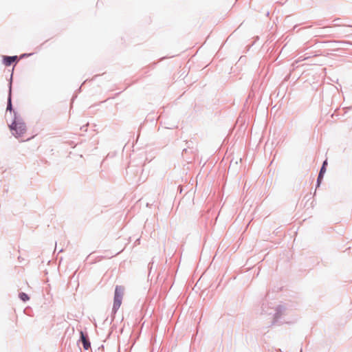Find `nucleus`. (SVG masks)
<instances>
[{
  "label": "nucleus",
  "mask_w": 352,
  "mask_h": 352,
  "mask_svg": "<svg viewBox=\"0 0 352 352\" xmlns=\"http://www.w3.org/2000/svg\"><path fill=\"white\" fill-rule=\"evenodd\" d=\"M124 288L122 286H116L115 289L113 309L117 310L120 308L122 298L124 296Z\"/></svg>",
  "instance_id": "f03ea898"
},
{
  "label": "nucleus",
  "mask_w": 352,
  "mask_h": 352,
  "mask_svg": "<svg viewBox=\"0 0 352 352\" xmlns=\"http://www.w3.org/2000/svg\"><path fill=\"white\" fill-rule=\"evenodd\" d=\"M12 134L16 138L23 137L26 131L24 122L15 119L14 122L9 126Z\"/></svg>",
  "instance_id": "f257e3e1"
},
{
  "label": "nucleus",
  "mask_w": 352,
  "mask_h": 352,
  "mask_svg": "<svg viewBox=\"0 0 352 352\" xmlns=\"http://www.w3.org/2000/svg\"><path fill=\"white\" fill-rule=\"evenodd\" d=\"M17 58L16 56H4L3 57V63L6 66H10L13 62H14Z\"/></svg>",
  "instance_id": "7ed1b4c3"
},
{
  "label": "nucleus",
  "mask_w": 352,
  "mask_h": 352,
  "mask_svg": "<svg viewBox=\"0 0 352 352\" xmlns=\"http://www.w3.org/2000/svg\"><path fill=\"white\" fill-rule=\"evenodd\" d=\"M19 298L23 302H26V301L29 300V299H30L28 294H26L25 293H23V292H21L19 294Z\"/></svg>",
  "instance_id": "39448f33"
},
{
  "label": "nucleus",
  "mask_w": 352,
  "mask_h": 352,
  "mask_svg": "<svg viewBox=\"0 0 352 352\" xmlns=\"http://www.w3.org/2000/svg\"><path fill=\"white\" fill-rule=\"evenodd\" d=\"M325 171H326V168H324V166H322L321 169H320L318 177V182H320V180L322 179V176H323L324 173H325Z\"/></svg>",
  "instance_id": "423d86ee"
},
{
  "label": "nucleus",
  "mask_w": 352,
  "mask_h": 352,
  "mask_svg": "<svg viewBox=\"0 0 352 352\" xmlns=\"http://www.w3.org/2000/svg\"><path fill=\"white\" fill-rule=\"evenodd\" d=\"M11 101H10V99L9 100V103H8V107H7V110H11Z\"/></svg>",
  "instance_id": "0eeeda50"
},
{
  "label": "nucleus",
  "mask_w": 352,
  "mask_h": 352,
  "mask_svg": "<svg viewBox=\"0 0 352 352\" xmlns=\"http://www.w3.org/2000/svg\"><path fill=\"white\" fill-rule=\"evenodd\" d=\"M327 165V162L325 160L324 162H323V164L322 166H324V167L325 168V166Z\"/></svg>",
  "instance_id": "6e6552de"
},
{
  "label": "nucleus",
  "mask_w": 352,
  "mask_h": 352,
  "mask_svg": "<svg viewBox=\"0 0 352 352\" xmlns=\"http://www.w3.org/2000/svg\"><path fill=\"white\" fill-rule=\"evenodd\" d=\"M81 338H82V341L83 342V346L85 349H88L89 347L90 346V344L87 342V340H86L85 337L84 336L82 332H81Z\"/></svg>",
  "instance_id": "20e7f679"
}]
</instances>
